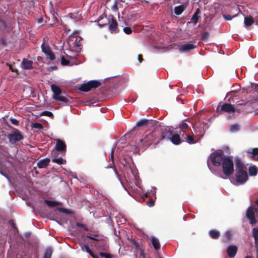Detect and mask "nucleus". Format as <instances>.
Here are the masks:
<instances>
[{
    "instance_id": "obj_1",
    "label": "nucleus",
    "mask_w": 258,
    "mask_h": 258,
    "mask_svg": "<svg viewBox=\"0 0 258 258\" xmlns=\"http://www.w3.org/2000/svg\"><path fill=\"white\" fill-rule=\"evenodd\" d=\"M82 38L77 34L71 35L68 39V44L69 48L73 52H74V55H70L66 53L67 58L64 56L61 57V64H69L72 61L75 64H78L77 62V56L80 52L82 48Z\"/></svg>"
},
{
    "instance_id": "obj_2",
    "label": "nucleus",
    "mask_w": 258,
    "mask_h": 258,
    "mask_svg": "<svg viewBox=\"0 0 258 258\" xmlns=\"http://www.w3.org/2000/svg\"><path fill=\"white\" fill-rule=\"evenodd\" d=\"M236 173L235 177L230 178L231 182L235 185L244 184L248 179L247 171L244 169V166L238 158L235 159Z\"/></svg>"
},
{
    "instance_id": "obj_3",
    "label": "nucleus",
    "mask_w": 258,
    "mask_h": 258,
    "mask_svg": "<svg viewBox=\"0 0 258 258\" xmlns=\"http://www.w3.org/2000/svg\"><path fill=\"white\" fill-rule=\"evenodd\" d=\"M226 157L221 151H218L212 153L210 155V160L208 161V165L209 169L213 172V169L210 165V162L212 163L214 166H219L222 164L224 159Z\"/></svg>"
},
{
    "instance_id": "obj_4",
    "label": "nucleus",
    "mask_w": 258,
    "mask_h": 258,
    "mask_svg": "<svg viewBox=\"0 0 258 258\" xmlns=\"http://www.w3.org/2000/svg\"><path fill=\"white\" fill-rule=\"evenodd\" d=\"M51 89L53 92L52 98L54 100L63 103H67L69 101L67 95L65 93H62L59 87L55 84H52L51 86Z\"/></svg>"
},
{
    "instance_id": "obj_5",
    "label": "nucleus",
    "mask_w": 258,
    "mask_h": 258,
    "mask_svg": "<svg viewBox=\"0 0 258 258\" xmlns=\"http://www.w3.org/2000/svg\"><path fill=\"white\" fill-rule=\"evenodd\" d=\"M223 173L226 176H229L234 172V164L232 159L230 157H226L224 159L221 164Z\"/></svg>"
},
{
    "instance_id": "obj_6",
    "label": "nucleus",
    "mask_w": 258,
    "mask_h": 258,
    "mask_svg": "<svg viewBox=\"0 0 258 258\" xmlns=\"http://www.w3.org/2000/svg\"><path fill=\"white\" fill-rule=\"evenodd\" d=\"M157 133L156 132H152L150 134L147 135L146 137L143 139H141L140 142L141 144L145 145L146 146H149L153 143H155V144H157L160 140L163 139L164 137L162 136L160 137V138L156 141V137Z\"/></svg>"
},
{
    "instance_id": "obj_7",
    "label": "nucleus",
    "mask_w": 258,
    "mask_h": 258,
    "mask_svg": "<svg viewBox=\"0 0 258 258\" xmlns=\"http://www.w3.org/2000/svg\"><path fill=\"white\" fill-rule=\"evenodd\" d=\"M47 40L48 39L46 37L43 39V43L41 45L42 52L45 54L47 59L54 60L55 59V56L51 51V48L47 43Z\"/></svg>"
},
{
    "instance_id": "obj_8",
    "label": "nucleus",
    "mask_w": 258,
    "mask_h": 258,
    "mask_svg": "<svg viewBox=\"0 0 258 258\" xmlns=\"http://www.w3.org/2000/svg\"><path fill=\"white\" fill-rule=\"evenodd\" d=\"M9 142L11 144H15L17 142L24 139V136L18 129L13 128L11 133L7 136Z\"/></svg>"
},
{
    "instance_id": "obj_9",
    "label": "nucleus",
    "mask_w": 258,
    "mask_h": 258,
    "mask_svg": "<svg viewBox=\"0 0 258 258\" xmlns=\"http://www.w3.org/2000/svg\"><path fill=\"white\" fill-rule=\"evenodd\" d=\"M101 81L91 80L80 85L79 89L82 91L87 92L98 87L101 84Z\"/></svg>"
},
{
    "instance_id": "obj_10",
    "label": "nucleus",
    "mask_w": 258,
    "mask_h": 258,
    "mask_svg": "<svg viewBox=\"0 0 258 258\" xmlns=\"http://www.w3.org/2000/svg\"><path fill=\"white\" fill-rule=\"evenodd\" d=\"M257 212V209L256 208H254L251 206L249 207L247 210L246 216V217L249 220L250 224L252 225L256 223L255 213Z\"/></svg>"
},
{
    "instance_id": "obj_11",
    "label": "nucleus",
    "mask_w": 258,
    "mask_h": 258,
    "mask_svg": "<svg viewBox=\"0 0 258 258\" xmlns=\"http://www.w3.org/2000/svg\"><path fill=\"white\" fill-rule=\"evenodd\" d=\"M249 92H251L250 102H254L258 100V84L251 83Z\"/></svg>"
},
{
    "instance_id": "obj_12",
    "label": "nucleus",
    "mask_w": 258,
    "mask_h": 258,
    "mask_svg": "<svg viewBox=\"0 0 258 258\" xmlns=\"http://www.w3.org/2000/svg\"><path fill=\"white\" fill-rule=\"evenodd\" d=\"M197 47V46L192 43H187L181 45L179 48V51L181 53H189Z\"/></svg>"
},
{
    "instance_id": "obj_13",
    "label": "nucleus",
    "mask_w": 258,
    "mask_h": 258,
    "mask_svg": "<svg viewBox=\"0 0 258 258\" xmlns=\"http://www.w3.org/2000/svg\"><path fill=\"white\" fill-rule=\"evenodd\" d=\"M55 149L57 154H58V152H60L63 155L66 151V146L63 141L59 139L56 140Z\"/></svg>"
},
{
    "instance_id": "obj_14",
    "label": "nucleus",
    "mask_w": 258,
    "mask_h": 258,
    "mask_svg": "<svg viewBox=\"0 0 258 258\" xmlns=\"http://www.w3.org/2000/svg\"><path fill=\"white\" fill-rule=\"evenodd\" d=\"M128 171L131 172V173L132 174V177H128V179L126 176H125L126 181L128 183H132V182H134V180H136L137 181L135 182V184L138 185V184H139V181H138V176L137 175V173L135 172V171H134L131 169L130 167H128Z\"/></svg>"
},
{
    "instance_id": "obj_15",
    "label": "nucleus",
    "mask_w": 258,
    "mask_h": 258,
    "mask_svg": "<svg viewBox=\"0 0 258 258\" xmlns=\"http://www.w3.org/2000/svg\"><path fill=\"white\" fill-rule=\"evenodd\" d=\"M221 110L222 111L228 112V113H232L235 112V109L233 106L232 105L229 103H224L223 104L221 107Z\"/></svg>"
},
{
    "instance_id": "obj_16",
    "label": "nucleus",
    "mask_w": 258,
    "mask_h": 258,
    "mask_svg": "<svg viewBox=\"0 0 258 258\" xmlns=\"http://www.w3.org/2000/svg\"><path fill=\"white\" fill-rule=\"evenodd\" d=\"M252 234L254 239V244L256 251V258H258V228H253L252 230Z\"/></svg>"
},
{
    "instance_id": "obj_17",
    "label": "nucleus",
    "mask_w": 258,
    "mask_h": 258,
    "mask_svg": "<svg viewBox=\"0 0 258 258\" xmlns=\"http://www.w3.org/2000/svg\"><path fill=\"white\" fill-rule=\"evenodd\" d=\"M111 19L108 21V28L109 30L111 32H115L118 26V24L116 21L111 16Z\"/></svg>"
},
{
    "instance_id": "obj_18",
    "label": "nucleus",
    "mask_w": 258,
    "mask_h": 258,
    "mask_svg": "<svg viewBox=\"0 0 258 258\" xmlns=\"http://www.w3.org/2000/svg\"><path fill=\"white\" fill-rule=\"evenodd\" d=\"M237 251V247L235 245H229L227 249L228 255L230 257H233L235 256Z\"/></svg>"
},
{
    "instance_id": "obj_19",
    "label": "nucleus",
    "mask_w": 258,
    "mask_h": 258,
    "mask_svg": "<svg viewBox=\"0 0 258 258\" xmlns=\"http://www.w3.org/2000/svg\"><path fill=\"white\" fill-rule=\"evenodd\" d=\"M179 127L180 128V135L183 137L186 131L188 129V125L185 122V120L182 121L179 124Z\"/></svg>"
},
{
    "instance_id": "obj_20",
    "label": "nucleus",
    "mask_w": 258,
    "mask_h": 258,
    "mask_svg": "<svg viewBox=\"0 0 258 258\" xmlns=\"http://www.w3.org/2000/svg\"><path fill=\"white\" fill-rule=\"evenodd\" d=\"M52 155L53 156V158L52 159V161L53 162L56 163L59 165L64 164L65 161L61 157H57L58 156V154H57L56 152H52Z\"/></svg>"
},
{
    "instance_id": "obj_21",
    "label": "nucleus",
    "mask_w": 258,
    "mask_h": 258,
    "mask_svg": "<svg viewBox=\"0 0 258 258\" xmlns=\"http://www.w3.org/2000/svg\"><path fill=\"white\" fill-rule=\"evenodd\" d=\"M50 159L49 158H44L38 162L37 166L39 168H45L49 164Z\"/></svg>"
},
{
    "instance_id": "obj_22",
    "label": "nucleus",
    "mask_w": 258,
    "mask_h": 258,
    "mask_svg": "<svg viewBox=\"0 0 258 258\" xmlns=\"http://www.w3.org/2000/svg\"><path fill=\"white\" fill-rule=\"evenodd\" d=\"M170 141L174 145H179L181 142L180 136L178 134L173 135L170 138Z\"/></svg>"
},
{
    "instance_id": "obj_23",
    "label": "nucleus",
    "mask_w": 258,
    "mask_h": 258,
    "mask_svg": "<svg viewBox=\"0 0 258 258\" xmlns=\"http://www.w3.org/2000/svg\"><path fill=\"white\" fill-rule=\"evenodd\" d=\"M152 244L156 250H158L160 248V243L159 240L156 237L153 236L151 238Z\"/></svg>"
},
{
    "instance_id": "obj_24",
    "label": "nucleus",
    "mask_w": 258,
    "mask_h": 258,
    "mask_svg": "<svg viewBox=\"0 0 258 258\" xmlns=\"http://www.w3.org/2000/svg\"><path fill=\"white\" fill-rule=\"evenodd\" d=\"M82 249L83 251H86L88 253L90 254L93 258H95L96 256L94 253L90 249L89 245L87 244H84L82 247Z\"/></svg>"
},
{
    "instance_id": "obj_25",
    "label": "nucleus",
    "mask_w": 258,
    "mask_h": 258,
    "mask_svg": "<svg viewBox=\"0 0 258 258\" xmlns=\"http://www.w3.org/2000/svg\"><path fill=\"white\" fill-rule=\"evenodd\" d=\"M185 7L183 5H180L175 7L174 8V13L177 15H180L184 10Z\"/></svg>"
},
{
    "instance_id": "obj_26",
    "label": "nucleus",
    "mask_w": 258,
    "mask_h": 258,
    "mask_svg": "<svg viewBox=\"0 0 258 258\" xmlns=\"http://www.w3.org/2000/svg\"><path fill=\"white\" fill-rule=\"evenodd\" d=\"M244 23L245 26H250L254 23V20L251 16L245 17Z\"/></svg>"
},
{
    "instance_id": "obj_27",
    "label": "nucleus",
    "mask_w": 258,
    "mask_h": 258,
    "mask_svg": "<svg viewBox=\"0 0 258 258\" xmlns=\"http://www.w3.org/2000/svg\"><path fill=\"white\" fill-rule=\"evenodd\" d=\"M247 153L251 154V157L258 160V148H254L251 151H248Z\"/></svg>"
},
{
    "instance_id": "obj_28",
    "label": "nucleus",
    "mask_w": 258,
    "mask_h": 258,
    "mask_svg": "<svg viewBox=\"0 0 258 258\" xmlns=\"http://www.w3.org/2000/svg\"><path fill=\"white\" fill-rule=\"evenodd\" d=\"M184 134H185V136L184 137L183 136V137H182L185 140V141L187 143H188L189 144H193L195 143V142L194 140V138H193L192 136H191L189 135H187L186 133Z\"/></svg>"
},
{
    "instance_id": "obj_29",
    "label": "nucleus",
    "mask_w": 258,
    "mask_h": 258,
    "mask_svg": "<svg viewBox=\"0 0 258 258\" xmlns=\"http://www.w3.org/2000/svg\"><path fill=\"white\" fill-rule=\"evenodd\" d=\"M210 237L214 239H216L220 236V232L218 231L212 230L209 231Z\"/></svg>"
},
{
    "instance_id": "obj_30",
    "label": "nucleus",
    "mask_w": 258,
    "mask_h": 258,
    "mask_svg": "<svg viewBox=\"0 0 258 258\" xmlns=\"http://www.w3.org/2000/svg\"><path fill=\"white\" fill-rule=\"evenodd\" d=\"M249 173L250 175L251 176H255L256 175L257 173V169L256 167L253 166H250L248 169Z\"/></svg>"
},
{
    "instance_id": "obj_31",
    "label": "nucleus",
    "mask_w": 258,
    "mask_h": 258,
    "mask_svg": "<svg viewBox=\"0 0 258 258\" xmlns=\"http://www.w3.org/2000/svg\"><path fill=\"white\" fill-rule=\"evenodd\" d=\"M45 203L49 207H53L58 205V202L49 200H45Z\"/></svg>"
},
{
    "instance_id": "obj_32",
    "label": "nucleus",
    "mask_w": 258,
    "mask_h": 258,
    "mask_svg": "<svg viewBox=\"0 0 258 258\" xmlns=\"http://www.w3.org/2000/svg\"><path fill=\"white\" fill-rule=\"evenodd\" d=\"M239 130V125L237 124H233L230 125V131L231 132H236Z\"/></svg>"
},
{
    "instance_id": "obj_33",
    "label": "nucleus",
    "mask_w": 258,
    "mask_h": 258,
    "mask_svg": "<svg viewBox=\"0 0 258 258\" xmlns=\"http://www.w3.org/2000/svg\"><path fill=\"white\" fill-rule=\"evenodd\" d=\"M52 255V250L50 248H48L46 249L44 254L43 257L50 258Z\"/></svg>"
},
{
    "instance_id": "obj_34",
    "label": "nucleus",
    "mask_w": 258,
    "mask_h": 258,
    "mask_svg": "<svg viewBox=\"0 0 258 258\" xmlns=\"http://www.w3.org/2000/svg\"><path fill=\"white\" fill-rule=\"evenodd\" d=\"M149 121V120L146 119H142L140 120L137 123V126H143L147 123V122Z\"/></svg>"
},
{
    "instance_id": "obj_35",
    "label": "nucleus",
    "mask_w": 258,
    "mask_h": 258,
    "mask_svg": "<svg viewBox=\"0 0 258 258\" xmlns=\"http://www.w3.org/2000/svg\"><path fill=\"white\" fill-rule=\"evenodd\" d=\"M9 69L11 70V71L14 73V75H13V77H16L18 75V71L17 69L15 68V66H8Z\"/></svg>"
},
{
    "instance_id": "obj_36",
    "label": "nucleus",
    "mask_w": 258,
    "mask_h": 258,
    "mask_svg": "<svg viewBox=\"0 0 258 258\" xmlns=\"http://www.w3.org/2000/svg\"><path fill=\"white\" fill-rule=\"evenodd\" d=\"M32 127L33 128H37V129H42L43 128V126L41 123L39 122H34L32 124Z\"/></svg>"
},
{
    "instance_id": "obj_37",
    "label": "nucleus",
    "mask_w": 258,
    "mask_h": 258,
    "mask_svg": "<svg viewBox=\"0 0 258 258\" xmlns=\"http://www.w3.org/2000/svg\"><path fill=\"white\" fill-rule=\"evenodd\" d=\"M209 37V33L208 32H205L202 34L201 39L203 41H207Z\"/></svg>"
},
{
    "instance_id": "obj_38",
    "label": "nucleus",
    "mask_w": 258,
    "mask_h": 258,
    "mask_svg": "<svg viewBox=\"0 0 258 258\" xmlns=\"http://www.w3.org/2000/svg\"><path fill=\"white\" fill-rule=\"evenodd\" d=\"M200 18V17L198 15H195L194 14L191 19V21L195 24H197L198 22V20H199V19Z\"/></svg>"
},
{
    "instance_id": "obj_39",
    "label": "nucleus",
    "mask_w": 258,
    "mask_h": 258,
    "mask_svg": "<svg viewBox=\"0 0 258 258\" xmlns=\"http://www.w3.org/2000/svg\"><path fill=\"white\" fill-rule=\"evenodd\" d=\"M236 16H237V14H235L232 16H231L230 15L224 14L223 15V17L225 20H231L232 19V18L235 17Z\"/></svg>"
},
{
    "instance_id": "obj_40",
    "label": "nucleus",
    "mask_w": 258,
    "mask_h": 258,
    "mask_svg": "<svg viewBox=\"0 0 258 258\" xmlns=\"http://www.w3.org/2000/svg\"><path fill=\"white\" fill-rule=\"evenodd\" d=\"M41 115H45L49 117H52L53 115V113L50 111H44L41 113Z\"/></svg>"
},
{
    "instance_id": "obj_41",
    "label": "nucleus",
    "mask_w": 258,
    "mask_h": 258,
    "mask_svg": "<svg viewBox=\"0 0 258 258\" xmlns=\"http://www.w3.org/2000/svg\"><path fill=\"white\" fill-rule=\"evenodd\" d=\"M123 31L126 34H130L132 33V29L129 27H126L123 28Z\"/></svg>"
},
{
    "instance_id": "obj_42",
    "label": "nucleus",
    "mask_w": 258,
    "mask_h": 258,
    "mask_svg": "<svg viewBox=\"0 0 258 258\" xmlns=\"http://www.w3.org/2000/svg\"><path fill=\"white\" fill-rule=\"evenodd\" d=\"M100 255L104 258H112V256L110 254L105 252H100Z\"/></svg>"
},
{
    "instance_id": "obj_43",
    "label": "nucleus",
    "mask_w": 258,
    "mask_h": 258,
    "mask_svg": "<svg viewBox=\"0 0 258 258\" xmlns=\"http://www.w3.org/2000/svg\"><path fill=\"white\" fill-rule=\"evenodd\" d=\"M64 53L66 54V56H64L66 58H67V55H66V53H68L70 55H74V52H73L72 50H71L70 48L68 49H67L66 50V52H64Z\"/></svg>"
},
{
    "instance_id": "obj_44",
    "label": "nucleus",
    "mask_w": 258,
    "mask_h": 258,
    "mask_svg": "<svg viewBox=\"0 0 258 258\" xmlns=\"http://www.w3.org/2000/svg\"><path fill=\"white\" fill-rule=\"evenodd\" d=\"M10 121H11V123L12 124H15V125H18V124L19 121H18V120H17L15 118H10Z\"/></svg>"
},
{
    "instance_id": "obj_45",
    "label": "nucleus",
    "mask_w": 258,
    "mask_h": 258,
    "mask_svg": "<svg viewBox=\"0 0 258 258\" xmlns=\"http://www.w3.org/2000/svg\"><path fill=\"white\" fill-rule=\"evenodd\" d=\"M225 236L226 237V238L229 240L231 238V233L229 231H226L225 233Z\"/></svg>"
},
{
    "instance_id": "obj_46",
    "label": "nucleus",
    "mask_w": 258,
    "mask_h": 258,
    "mask_svg": "<svg viewBox=\"0 0 258 258\" xmlns=\"http://www.w3.org/2000/svg\"><path fill=\"white\" fill-rule=\"evenodd\" d=\"M138 59L139 63H142L144 60L143 55L142 54H139L138 56Z\"/></svg>"
},
{
    "instance_id": "obj_47",
    "label": "nucleus",
    "mask_w": 258,
    "mask_h": 258,
    "mask_svg": "<svg viewBox=\"0 0 258 258\" xmlns=\"http://www.w3.org/2000/svg\"><path fill=\"white\" fill-rule=\"evenodd\" d=\"M56 68H57L56 66H51V67H49L48 68V70H49V71H52L55 70L56 69Z\"/></svg>"
},
{
    "instance_id": "obj_48",
    "label": "nucleus",
    "mask_w": 258,
    "mask_h": 258,
    "mask_svg": "<svg viewBox=\"0 0 258 258\" xmlns=\"http://www.w3.org/2000/svg\"><path fill=\"white\" fill-rule=\"evenodd\" d=\"M110 159L112 161V163H113V150L112 149L111 153L110 154Z\"/></svg>"
},
{
    "instance_id": "obj_49",
    "label": "nucleus",
    "mask_w": 258,
    "mask_h": 258,
    "mask_svg": "<svg viewBox=\"0 0 258 258\" xmlns=\"http://www.w3.org/2000/svg\"><path fill=\"white\" fill-rule=\"evenodd\" d=\"M198 131L196 130V133L197 134L198 136H199L200 137H202L204 135V131H200L199 134H198Z\"/></svg>"
},
{
    "instance_id": "obj_50",
    "label": "nucleus",
    "mask_w": 258,
    "mask_h": 258,
    "mask_svg": "<svg viewBox=\"0 0 258 258\" xmlns=\"http://www.w3.org/2000/svg\"><path fill=\"white\" fill-rule=\"evenodd\" d=\"M57 210L59 212H63V213H67V210L66 209H64V208H58Z\"/></svg>"
},
{
    "instance_id": "obj_51",
    "label": "nucleus",
    "mask_w": 258,
    "mask_h": 258,
    "mask_svg": "<svg viewBox=\"0 0 258 258\" xmlns=\"http://www.w3.org/2000/svg\"><path fill=\"white\" fill-rule=\"evenodd\" d=\"M22 68L25 70L30 69L32 68V66H22Z\"/></svg>"
},
{
    "instance_id": "obj_52",
    "label": "nucleus",
    "mask_w": 258,
    "mask_h": 258,
    "mask_svg": "<svg viewBox=\"0 0 258 258\" xmlns=\"http://www.w3.org/2000/svg\"><path fill=\"white\" fill-rule=\"evenodd\" d=\"M156 188L155 187H152V188L151 189V192H152L153 194H155L156 192Z\"/></svg>"
},
{
    "instance_id": "obj_53",
    "label": "nucleus",
    "mask_w": 258,
    "mask_h": 258,
    "mask_svg": "<svg viewBox=\"0 0 258 258\" xmlns=\"http://www.w3.org/2000/svg\"><path fill=\"white\" fill-rule=\"evenodd\" d=\"M200 13H201V11H200V9L198 8L196 10V12H195L194 14L196 15H199V14H200Z\"/></svg>"
},
{
    "instance_id": "obj_54",
    "label": "nucleus",
    "mask_w": 258,
    "mask_h": 258,
    "mask_svg": "<svg viewBox=\"0 0 258 258\" xmlns=\"http://www.w3.org/2000/svg\"><path fill=\"white\" fill-rule=\"evenodd\" d=\"M154 205V201H151V203L150 204H148V206L149 207H152L153 206V205Z\"/></svg>"
},
{
    "instance_id": "obj_55",
    "label": "nucleus",
    "mask_w": 258,
    "mask_h": 258,
    "mask_svg": "<svg viewBox=\"0 0 258 258\" xmlns=\"http://www.w3.org/2000/svg\"><path fill=\"white\" fill-rule=\"evenodd\" d=\"M25 61H26V59L25 58H24L22 61L21 62V64H26L25 62ZM27 61H28L27 60Z\"/></svg>"
},
{
    "instance_id": "obj_56",
    "label": "nucleus",
    "mask_w": 258,
    "mask_h": 258,
    "mask_svg": "<svg viewBox=\"0 0 258 258\" xmlns=\"http://www.w3.org/2000/svg\"><path fill=\"white\" fill-rule=\"evenodd\" d=\"M43 58L41 56H38L37 57V60L39 61H40L42 60Z\"/></svg>"
},
{
    "instance_id": "obj_57",
    "label": "nucleus",
    "mask_w": 258,
    "mask_h": 258,
    "mask_svg": "<svg viewBox=\"0 0 258 258\" xmlns=\"http://www.w3.org/2000/svg\"><path fill=\"white\" fill-rule=\"evenodd\" d=\"M87 237L90 239L96 240V239L92 236H88Z\"/></svg>"
},
{
    "instance_id": "obj_58",
    "label": "nucleus",
    "mask_w": 258,
    "mask_h": 258,
    "mask_svg": "<svg viewBox=\"0 0 258 258\" xmlns=\"http://www.w3.org/2000/svg\"><path fill=\"white\" fill-rule=\"evenodd\" d=\"M244 258H253V257L250 255H247Z\"/></svg>"
},
{
    "instance_id": "obj_59",
    "label": "nucleus",
    "mask_w": 258,
    "mask_h": 258,
    "mask_svg": "<svg viewBox=\"0 0 258 258\" xmlns=\"http://www.w3.org/2000/svg\"><path fill=\"white\" fill-rule=\"evenodd\" d=\"M244 103H239L237 104V105H244Z\"/></svg>"
},
{
    "instance_id": "obj_60",
    "label": "nucleus",
    "mask_w": 258,
    "mask_h": 258,
    "mask_svg": "<svg viewBox=\"0 0 258 258\" xmlns=\"http://www.w3.org/2000/svg\"><path fill=\"white\" fill-rule=\"evenodd\" d=\"M255 203L258 206V200L255 202Z\"/></svg>"
},
{
    "instance_id": "obj_61",
    "label": "nucleus",
    "mask_w": 258,
    "mask_h": 258,
    "mask_svg": "<svg viewBox=\"0 0 258 258\" xmlns=\"http://www.w3.org/2000/svg\"><path fill=\"white\" fill-rule=\"evenodd\" d=\"M255 114H258V109L256 110Z\"/></svg>"
},
{
    "instance_id": "obj_62",
    "label": "nucleus",
    "mask_w": 258,
    "mask_h": 258,
    "mask_svg": "<svg viewBox=\"0 0 258 258\" xmlns=\"http://www.w3.org/2000/svg\"><path fill=\"white\" fill-rule=\"evenodd\" d=\"M32 61H29L27 64H31Z\"/></svg>"
},
{
    "instance_id": "obj_63",
    "label": "nucleus",
    "mask_w": 258,
    "mask_h": 258,
    "mask_svg": "<svg viewBox=\"0 0 258 258\" xmlns=\"http://www.w3.org/2000/svg\"><path fill=\"white\" fill-rule=\"evenodd\" d=\"M125 163H122V164L125 166V164L126 163V161H124Z\"/></svg>"
},
{
    "instance_id": "obj_64",
    "label": "nucleus",
    "mask_w": 258,
    "mask_h": 258,
    "mask_svg": "<svg viewBox=\"0 0 258 258\" xmlns=\"http://www.w3.org/2000/svg\"><path fill=\"white\" fill-rule=\"evenodd\" d=\"M115 174H117V172L115 169L114 170Z\"/></svg>"
}]
</instances>
